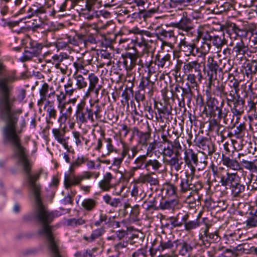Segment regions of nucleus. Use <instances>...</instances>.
I'll return each mask as SVG.
<instances>
[{"instance_id":"25","label":"nucleus","mask_w":257,"mask_h":257,"mask_svg":"<svg viewBox=\"0 0 257 257\" xmlns=\"http://www.w3.org/2000/svg\"><path fill=\"white\" fill-rule=\"evenodd\" d=\"M219 101L215 97H210L207 102V107H208V111L206 112V115H208L210 117H215L216 113V109H218L219 106Z\"/></svg>"},{"instance_id":"60","label":"nucleus","mask_w":257,"mask_h":257,"mask_svg":"<svg viewBox=\"0 0 257 257\" xmlns=\"http://www.w3.org/2000/svg\"><path fill=\"white\" fill-rule=\"evenodd\" d=\"M72 134L74 138L75 139V143L76 146H82V140H84V138L81 135L79 132L77 131L73 132Z\"/></svg>"},{"instance_id":"57","label":"nucleus","mask_w":257,"mask_h":257,"mask_svg":"<svg viewBox=\"0 0 257 257\" xmlns=\"http://www.w3.org/2000/svg\"><path fill=\"white\" fill-rule=\"evenodd\" d=\"M164 189L166 191V194L169 197L176 195L177 189L174 184L170 183L167 184Z\"/></svg>"},{"instance_id":"12","label":"nucleus","mask_w":257,"mask_h":257,"mask_svg":"<svg viewBox=\"0 0 257 257\" xmlns=\"http://www.w3.org/2000/svg\"><path fill=\"white\" fill-rule=\"evenodd\" d=\"M199 154L195 153L192 150L189 149L185 152L184 161L186 164L190 168L191 172L194 174L195 168L193 165L197 166L199 162Z\"/></svg>"},{"instance_id":"37","label":"nucleus","mask_w":257,"mask_h":257,"mask_svg":"<svg viewBox=\"0 0 257 257\" xmlns=\"http://www.w3.org/2000/svg\"><path fill=\"white\" fill-rule=\"evenodd\" d=\"M239 180L234 182L230 187L231 191V194L234 197H238L244 192L245 186L241 184Z\"/></svg>"},{"instance_id":"4","label":"nucleus","mask_w":257,"mask_h":257,"mask_svg":"<svg viewBox=\"0 0 257 257\" xmlns=\"http://www.w3.org/2000/svg\"><path fill=\"white\" fill-rule=\"evenodd\" d=\"M215 181L220 180L219 182L222 186H230L234 182L238 181L239 177L237 173H230L222 167H218L213 163L210 166Z\"/></svg>"},{"instance_id":"21","label":"nucleus","mask_w":257,"mask_h":257,"mask_svg":"<svg viewBox=\"0 0 257 257\" xmlns=\"http://www.w3.org/2000/svg\"><path fill=\"white\" fill-rule=\"evenodd\" d=\"M173 25L174 27L181 29L186 32H189L193 29V25L191 20L184 16L179 22L173 23Z\"/></svg>"},{"instance_id":"16","label":"nucleus","mask_w":257,"mask_h":257,"mask_svg":"<svg viewBox=\"0 0 257 257\" xmlns=\"http://www.w3.org/2000/svg\"><path fill=\"white\" fill-rule=\"evenodd\" d=\"M154 85V82L150 80L149 76L142 77L139 85V88L146 92V95L150 98L153 94Z\"/></svg>"},{"instance_id":"9","label":"nucleus","mask_w":257,"mask_h":257,"mask_svg":"<svg viewBox=\"0 0 257 257\" xmlns=\"http://www.w3.org/2000/svg\"><path fill=\"white\" fill-rule=\"evenodd\" d=\"M157 39L162 42L163 46L171 47L177 41L173 31L161 29L156 34Z\"/></svg>"},{"instance_id":"44","label":"nucleus","mask_w":257,"mask_h":257,"mask_svg":"<svg viewBox=\"0 0 257 257\" xmlns=\"http://www.w3.org/2000/svg\"><path fill=\"white\" fill-rule=\"evenodd\" d=\"M244 74L247 77V78L251 79L252 76H254V63L253 60H252L250 62L244 63L243 66Z\"/></svg>"},{"instance_id":"55","label":"nucleus","mask_w":257,"mask_h":257,"mask_svg":"<svg viewBox=\"0 0 257 257\" xmlns=\"http://www.w3.org/2000/svg\"><path fill=\"white\" fill-rule=\"evenodd\" d=\"M241 29H240L235 23H227L226 29V32L228 35L231 33H234L238 32H242Z\"/></svg>"},{"instance_id":"35","label":"nucleus","mask_w":257,"mask_h":257,"mask_svg":"<svg viewBox=\"0 0 257 257\" xmlns=\"http://www.w3.org/2000/svg\"><path fill=\"white\" fill-rule=\"evenodd\" d=\"M179 201L176 199L162 201L159 203V209L171 210L173 209L178 205Z\"/></svg>"},{"instance_id":"33","label":"nucleus","mask_w":257,"mask_h":257,"mask_svg":"<svg viewBox=\"0 0 257 257\" xmlns=\"http://www.w3.org/2000/svg\"><path fill=\"white\" fill-rule=\"evenodd\" d=\"M171 56L169 54H167L163 56L157 55L156 56L155 62L158 66L163 68L165 66L167 67L170 65L171 63Z\"/></svg>"},{"instance_id":"63","label":"nucleus","mask_w":257,"mask_h":257,"mask_svg":"<svg viewBox=\"0 0 257 257\" xmlns=\"http://www.w3.org/2000/svg\"><path fill=\"white\" fill-rule=\"evenodd\" d=\"M26 95V90L24 88H21L18 90L17 95V100L21 102L25 98Z\"/></svg>"},{"instance_id":"62","label":"nucleus","mask_w":257,"mask_h":257,"mask_svg":"<svg viewBox=\"0 0 257 257\" xmlns=\"http://www.w3.org/2000/svg\"><path fill=\"white\" fill-rule=\"evenodd\" d=\"M68 94L63 90L59 91L56 94L57 103L66 102V96Z\"/></svg>"},{"instance_id":"11","label":"nucleus","mask_w":257,"mask_h":257,"mask_svg":"<svg viewBox=\"0 0 257 257\" xmlns=\"http://www.w3.org/2000/svg\"><path fill=\"white\" fill-rule=\"evenodd\" d=\"M194 175V174H192V172L189 173L188 171H185L180 175L179 191L181 193L191 191Z\"/></svg>"},{"instance_id":"19","label":"nucleus","mask_w":257,"mask_h":257,"mask_svg":"<svg viewBox=\"0 0 257 257\" xmlns=\"http://www.w3.org/2000/svg\"><path fill=\"white\" fill-rule=\"evenodd\" d=\"M244 155L241 153L238 154L237 158L240 160L241 165L246 169L252 172H257V159L249 161L246 158H241Z\"/></svg>"},{"instance_id":"22","label":"nucleus","mask_w":257,"mask_h":257,"mask_svg":"<svg viewBox=\"0 0 257 257\" xmlns=\"http://www.w3.org/2000/svg\"><path fill=\"white\" fill-rule=\"evenodd\" d=\"M113 177L110 172H106L104 175L103 179L98 183L99 187L103 191H108L113 186L111 182Z\"/></svg>"},{"instance_id":"26","label":"nucleus","mask_w":257,"mask_h":257,"mask_svg":"<svg viewBox=\"0 0 257 257\" xmlns=\"http://www.w3.org/2000/svg\"><path fill=\"white\" fill-rule=\"evenodd\" d=\"M178 240L172 241L171 239H168L166 237L164 238L161 237L160 244L157 248V250L163 251L166 250L171 249L173 247L174 243L176 244V246L178 245Z\"/></svg>"},{"instance_id":"3","label":"nucleus","mask_w":257,"mask_h":257,"mask_svg":"<svg viewBox=\"0 0 257 257\" xmlns=\"http://www.w3.org/2000/svg\"><path fill=\"white\" fill-rule=\"evenodd\" d=\"M182 147L180 143L175 142L174 146L164 147L163 149L162 155L164 157L171 158L166 160V163L175 171H179L182 168L183 162L179 159V157L182 152Z\"/></svg>"},{"instance_id":"38","label":"nucleus","mask_w":257,"mask_h":257,"mask_svg":"<svg viewBox=\"0 0 257 257\" xmlns=\"http://www.w3.org/2000/svg\"><path fill=\"white\" fill-rule=\"evenodd\" d=\"M85 157L83 155L78 156L77 158L71 162L69 171L71 173H73L76 169L80 167L82 164H85Z\"/></svg>"},{"instance_id":"48","label":"nucleus","mask_w":257,"mask_h":257,"mask_svg":"<svg viewBox=\"0 0 257 257\" xmlns=\"http://www.w3.org/2000/svg\"><path fill=\"white\" fill-rule=\"evenodd\" d=\"M73 77L76 81L77 88L80 89L85 88L87 85V82L84 77L81 74H74Z\"/></svg>"},{"instance_id":"28","label":"nucleus","mask_w":257,"mask_h":257,"mask_svg":"<svg viewBox=\"0 0 257 257\" xmlns=\"http://www.w3.org/2000/svg\"><path fill=\"white\" fill-rule=\"evenodd\" d=\"M249 51V48L245 45L242 39L237 42L232 49V52L235 53L236 56L238 55H244L247 54Z\"/></svg>"},{"instance_id":"10","label":"nucleus","mask_w":257,"mask_h":257,"mask_svg":"<svg viewBox=\"0 0 257 257\" xmlns=\"http://www.w3.org/2000/svg\"><path fill=\"white\" fill-rule=\"evenodd\" d=\"M122 64L127 72L131 71L137 65H139L142 68L144 67L142 60L140 59L138 61L139 57H137L135 54L124 53L122 54Z\"/></svg>"},{"instance_id":"50","label":"nucleus","mask_w":257,"mask_h":257,"mask_svg":"<svg viewBox=\"0 0 257 257\" xmlns=\"http://www.w3.org/2000/svg\"><path fill=\"white\" fill-rule=\"evenodd\" d=\"M200 225L199 217L194 220L188 221L184 225L185 229L187 231H190L195 229Z\"/></svg>"},{"instance_id":"30","label":"nucleus","mask_w":257,"mask_h":257,"mask_svg":"<svg viewBox=\"0 0 257 257\" xmlns=\"http://www.w3.org/2000/svg\"><path fill=\"white\" fill-rule=\"evenodd\" d=\"M64 185L66 189L72 186H77L80 184L81 181L79 175H65L64 177Z\"/></svg>"},{"instance_id":"34","label":"nucleus","mask_w":257,"mask_h":257,"mask_svg":"<svg viewBox=\"0 0 257 257\" xmlns=\"http://www.w3.org/2000/svg\"><path fill=\"white\" fill-rule=\"evenodd\" d=\"M178 245L180 246L179 253L180 255L185 256L192 251L194 248L193 244L189 241H182L178 242Z\"/></svg>"},{"instance_id":"61","label":"nucleus","mask_w":257,"mask_h":257,"mask_svg":"<svg viewBox=\"0 0 257 257\" xmlns=\"http://www.w3.org/2000/svg\"><path fill=\"white\" fill-rule=\"evenodd\" d=\"M87 11L84 15L85 18L89 20H92L94 18H97L99 17V12L95 10H87Z\"/></svg>"},{"instance_id":"31","label":"nucleus","mask_w":257,"mask_h":257,"mask_svg":"<svg viewBox=\"0 0 257 257\" xmlns=\"http://www.w3.org/2000/svg\"><path fill=\"white\" fill-rule=\"evenodd\" d=\"M53 87H50L47 83H44L41 88L39 89V94L40 96V99L38 101L37 104L39 106H42L44 101L47 100V94L49 90H52Z\"/></svg>"},{"instance_id":"43","label":"nucleus","mask_w":257,"mask_h":257,"mask_svg":"<svg viewBox=\"0 0 257 257\" xmlns=\"http://www.w3.org/2000/svg\"><path fill=\"white\" fill-rule=\"evenodd\" d=\"M102 139L104 142L105 146L107 151L106 155H109L112 153H117L118 152V150L112 144L113 141L111 138H106L104 137V135L103 134L102 136Z\"/></svg>"},{"instance_id":"64","label":"nucleus","mask_w":257,"mask_h":257,"mask_svg":"<svg viewBox=\"0 0 257 257\" xmlns=\"http://www.w3.org/2000/svg\"><path fill=\"white\" fill-rule=\"evenodd\" d=\"M132 257H147V250L143 248L138 249L133 253Z\"/></svg>"},{"instance_id":"24","label":"nucleus","mask_w":257,"mask_h":257,"mask_svg":"<svg viewBox=\"0 0 257 257\" xmlns=\"http://www.w3.org/2000/svg\"><path fill=\"white\" fill-rule=\"evenodd\" d=\"M179 47L180 50L184 52L186 56L195 55L194 53L195 48V45L194 43L188 42L185 39L182 40L180 42Z\"/></svg>"},{"instance_id":"13","label":"nucleus","mask_w":257,"mask_h":257,"mask_svg":"<svg viewBox=\"0 0 257 257\" xmlns=\"http://www.w3.org/2000/svg\"><path fill=\"white\" fill-rule=\"evenodd\" d=\"M207 66L208 69L207 75L208 77H211L212 78H217V73L218 72H222L223 69L225 72L230 70V68L228 69H225V63L224 64L223 67L222 68L218 65L217 62L212 57L208 58Z\"/></svg>"},{"instance_id":"18","label":"nucleus","mask_w":257,"mask_h":257,"mask_svg":"<svg viewBox=\"0 0 257 257\" xmlns=\"http://www.w3.org/2000/svg\"><path fill=\"white\" fill-rule=\"evenodd\" d=\"M162 166L163 164L161 161L156 159H150L145 163V168L147 172L156 173L161 172Z\"/></svg>"},{"instance_id":"54","label":"nucleus","mask_w":257,"mask_h":257,"mask_svg":"<svg viewBox=\"0 0 257 257\" xmlns=\"http://www.w3.org/2000/svg\"><path fill=\"white\" fill-rule=\"evenodd\" d=\"M243 224L245 225L246 229L256 227H257V218L255 216L252 215L248 217Z\"/></svg>"},{"instance_id":"29","label":"nucleus","mask_w":257,"mask_h":257,"mask_svg":"<svg viewBox=\"0 0 257 257\" xmlns=\"http://www.w3.org/2000/svg\"><path fill=\"white\" fill-rule=\"evenodd\" d=\"M212 36L213 35L208 32L203 33L200 36L203 40L201 49L204 51V53L208 52L210 49ZM205 54H204L203 56H205Z\"/></svg>"},{"instance_id":"8","label":"nucleus","mask_w":257,"mask_h":257,"mask_svg":"<svg viewBox=\"0 0 257 257\" xmlns=\"http://www.w3.org/2000/svg\"><path fill=\"white\" fill-rule=\"evenodd\" d=\"M43 47L42 43L31 39L29 43V46L26 47L23 55L21 58L22 61L25 62L34 57H37L41 53Z\"/></svg>"},{"instance_id":"45","label":"nucleus","mask_w":257,"mask_h":257,"mask_svg":"<svg viewBox=\"0 0 257 257\" xmlns=\"http://www.w3.org/2000/svg\"><path fill=\"white\" fill-rule=\"evenodd\" d=\"M155 13V10L154 9L149 10L148 11L140 10L139 13H134L132 14L133 18H143L146 19L148 18L151 17L152 15Z\"/></svg>"},{"instance_id":"23","label":"nucleus","mask_w":257,"mask_h":257,"mask_svg":"<svg viewBox=\"0 0 257 257\" xmlns=\"http://www.w3.org/2000/svg\"><path fill=\"white\" fill-rule=\"evenodd\" d=\"M222 164L230 169L238 171L241 169V164L235 159H230L229 157L222 154Z\"/></svg>"},{"instance_id":"5","label":"nucleus","mask_w":257,"mask_h":257,"mask_svg":"<svg viewBox=\"0 0 257 257\" xmlns=\"http://www.w3.org/2000/svg\"><path fill=\"white\" fill-rule=\"evenodd\" d=\"M187 87H183L179 84L175 85L174 90L172 92L174 97L179 101L180 106H185V100L188 103H190L192 100L193 96V92L191 86L187 83Z\"/></svg>"},{"instance_id":"56","label":"nucleus","mask_w":257,"mask_h":257,"mask_svg":"<svg viewBox=\"0 0 257 257\" xmlns=\"http://www.w3.org/2000/svg\"><path fill=\"white\" fill-rule=\"evenodd\" d=\"M67 224L69 226H76L80 225L85 223V220L81 218H70L66 221Z\"/></svg>"},{"instance_id":"40","label":"nucleus","mask_w":257,"mask_h":257,"mask_svg":"<svg viewBox=\"0 0 257 257\" xmlns=\"http://www.w3.org/2000/svg\"><path fill=\"white\" fill-rule=\"evenodd\" d=\"M88 80L89 87L87 90V94L91 92H93L95 88L99 85V78L94 73H91L89 74Z\"/></svg>"},{"instance_id":"14","label":"nucleus","mask_w":257,"mask_h":257,"mask_svg":"<svg viewBox=\"0 0 257 257\" xmlns=\"http://www.w3.org/2000/svg\"><path fill=\"white\" fill-rule=\"evenodd\" d=\"M231 103H232V106L230 107V110L233 114V117H237V119H239L240 115L243 113L244 109L243 106L244 105V100L240 96L237 95V98L234 99Z\"/></svg>"},{"instance_id":"36","label":"nucleus","mask_w":257,"mask_h":257,"mask_svg":"<svg viewBox=\"0 0 257 257\" xmlns=\"http://www.w3.org/2000/svg\"><path fill=\"white\" fill-rule=\"evenodd\" d=\"M211 41L213 45L218 49L221 48L223 45L227 43L224 34L221 33L218 35H213Z\"/></svg>"},{"instance_id":"20","label":"nucleus","mask_w":257,"mask_h":257,"mask_svg":"<svg viewBox=\"0 0 257 257\" xmlns=\"http://www.w3.org/2000/svg\"><path fill=\"white\" fill-rule=\"evenodd\" d=\"M99 100L97 98L94 101L90 100L89 103V108H90V111H91V121L92 122H94L95 120V118L94 115L95 116V119L100 118L101 116V112L102 111L101 107L99 105Z\"/></svg>"},{"instance_id":"27","label":"nucleus","mask_w":257,"mask_h":257,"mask_svg":"<svg viewBox=\"0 0 257 257\" xmlns=\"http://www.w3.org/2000/svg\"><path fill=\"white\" fill-rule=\"evenodd\" d=\"M159 198L160 196L157 195L152 198L145 200L142 204L143 208L147 211L159 210V205H157L158 199Z\"/></svg>"},{"instance_id":"41","label":"nucleus","mask_w":257,"mask_h":257,"mask_svg":"<svg viewBox=\"0 0 257 257\" xmlns=\"http://www.w3.org/2000/svg\"><path fill=\"white\" fill-rule=\"evenodd\" d=\"M246 126L244 123H240L237 126L234 131L233 134L230 133L228 134V136L231 137L234 135L236 139H242L245 134Z\"/></svg>"},{"instance_id":"2","label":"nucleus","mask_w":257,"mask_h":257,"mask_svg":"<svg viewBox=\"0 0 257 257\" xmlns=\"http://www.w3.org/2000/svg\"><path fill=\"white\" fill-rule=\"evenodd\" d=\"M205 68V64H202L197 60L184 62L183 66L184 73L187 76V80L192 85V87H196L198 82H201L203 79L202 69Z\"/></svg>"},{"instance_id":"59","label":"nucleus","mask_w":257,"mask_h":257,"mask_svg":"<svg viewBox=\"0 0 257 257\" xmlns=\"http://www.w3.org/2000/svg\"><path fill=\"white\" fill-rule=\"evenodd\" d=\"M146 92L139 88L135 94V98L136 101L139 103L140 101H144L145 100Z\"/></svg>"},{"instance_id":"39","label":"nucleus","mask_w":257,"mask_h":257,"mask_svg":"<svg viewBox=\"0 0 257 257\" xmlns=\"http://www.w3.org/2000/svg\"><path fill=\"white\" fill-rule=\"evenodd\" d=\"M97 204V202L95 199L93 198H85L81 203L82 207L87 211H93Z\"/></svg>"},{"instance_id":"42","label":"nucleus","mask_w":257,"mask_h":257,"mask_svg":"<svg viewBox=\"0 0 257 257\" xmlns=\"http://www.w3.org/2000/svg\"><path fill=\"white\" fill-rule=\"evenodd\" d=\"M105 232V230L104 228L100 227L99 228H97L92 231L90 236L89 237H87L86 236H84L83 237V239L88 242H91L94 241L96 239L98 238L100 236H101Z\"/></svg>"},{"instance_id":"46","label":"nucleus","mask_w":257,"mask_h":257,"mask_svg":"<svg viewBox=\"0 0 257 257\" xmlns=\"http://www.w3.org/2000/svg\"><path fill=\"white\" fill-rule=\"evenodd\" d=\"M211 91L216 96L223 97V96L226 95L225 86L222 83H219V81H217L216 85L215 86V88Z\"/></svg>"},{"instance_id":"15","label":"nucleus","mask_w":257,"mask_h":257,"mask_svg":"<svg viewBox=\"0 0 257 257\" xmlns=\"http://www.w3.org/2000/svg\"><path fill=\"white\" fill-rule=\"evenodd\" d=\"M95 24H87L85 26V30L87 32L86 34L85 45L88 43L96 44L98 41V32Z\"/></svg>"},{"instance_id":"52","label":"nucleus","mask_w":257,"mask_h":257,"mask_svg":"<svg viewBox=\"0 0 257 257\" xmlns=\"http://www.w3.org/2000/svg\"><path fill=\"white\" fill-rule=\"evenodd\" d=\"M139 137V143L143 146H147L148 141L151 138V133L150 132H141Z\"/></svg>"},{"instance_id":"7","label":"nucleus","mask_w":257,"mask_h":257,"mask_svg":"<svg viewBox=\"0 0 257 257\" xmlns=\"http://www.w3.org/2000/svg\"><path fill=\"white\" fill-rule=\"evenodd\" d=\"M194 143L195 146L202 150V152L199 153L201 155L211 156L215 151L214 144L207 138L196 136Z\"/></svg>"},{"instance_id":"49","label":"nucleus","mask_w":257,"mask_h":257,"mask_svg":"<svg viewBox=\"0 0 257 257\" xmlns=\"http://www.w3.org/2000/svg\"><path fill=\"white\" fill-rule=\"evenodd\" d=\"M47 112L48 113V116L46 117L47 122L48 124L52 125L53 122L51 121V119L52 118L54 119H56L57 116V110L53 105H51L47 109Z\"/></svg>"},{"instance_id":"6","label":"nucleus","mask_w":257,"mask_h":257,"mask_svg":"<svg viewBox=\"0 0 257 257\" xmlns=\"http://www.w3.org/2000/svg\"><path fill=\"white\" fill-rule=\"evenodd\" d=\"M91 114L90 108L86 105L85 100H82L77 104L74 116L78 123H85L88 120L91 121Z\"/></svg>"},{"instance_id":"1","label":"nucleus","mask_w":257,"mask_h":257,"mask_svg":"<svg viewBox=\"0 0 257 257\" xmlns=\"http://www.w3.org/2000/svg\"><path fill=\"white\" fill-rule=\"evenodd\" d=\"M17 79L14 73L0 78V119L7 123L3 129L4 142L11 145L13 151L25 148L19 135L22 131H16L19 116L22 111L13 108L16 98L11 97L13 87L9 85Z\"/></svg>"},{"instance_id":"32","label":"nucleus","mask_w":257,"mask_h":257,"mask_svg":"<svg viewBox=\"0 0 257 257\" xmlns=\"http://www.w3.org/2000/svg\"><path fill=\"white\" fill-rule=\"evenodd\" d=\"M148 155L145 154L138 156L134 161L135 167L132 168V171L135 172L138 170L145 169V163L147 161Z\"/></svg>"},{"instance_id":"17","label":"nucleus","mask_w":257,"mask_h":257,"mask_svg":"<svg viewBox=\"0 0 257 257\" xmlns=\"http://www.w3.org/2000/svg\"><path fill=\"white\" fill-rule=\"evenodd\" d=\"M156 173L148 172L146 174H141L138 178L137 182L143 184H149L150 185H159V180L157 177H155Z\"/></svg>"},{"instance_id":"47","label":"nucleus","mask_w":257,"mask_h":257,"mask_svg":"<svg viewBox=\"0 0 257 257\" xmlns=\"http://www.w3.org/2000/svg\"><path fill=\"white\" fill-rule=\"evenodd\" d=\"M52 133L55 138V139L59 143H62V142L65 140V131L64 130L59 128H53Z\"/></svg>"},{"instance_id":"53","label":"nucleus","mask_w":257,"mask_h":257,"mask_svg":"<svg viewBox=\"0 0 257 257\" xmlns=\"http://www.w3.org/2000/svg\"><path fill=\"white\" fill-rule=\"evenodd\" d=\"M226 95L223 96L225 98L227 103L228 106H230V104L231 102L237 98V95H239L238 92L236 90H233V89L229 90L228 91H226Z\"/></svg>"},{"instance_id":"51","label":"nucleus","mask_w":257,"mask_h":257,"mask_svg":"<svg viewBox=\"0 0 257 257\" xmlns=\"http://www.w3.org/2000/svg\"><path fill=\"white\" fill-rule=\"evenodd\" d=\"M65 92L68 96H71L76 90L77 88L74 87V82L72 79L69 78L67 83L64 85Z\"/></svg>"},{"instance_id":"58","label":"nucleus","mask_w":257,"mask_h":257,"mask_svg":"<svg viewBox=\"0 0 257 257\" xmlns=\"http://www.w3.org/2000/svg\"><path fill=\"white\" fill-rule=\"evenodd\" d=\"M134 85L132 84L131 86L127 87L122 92L121 96L124 99L126 102H128L130 99V95H133V87Z\"/></svg>"}]
</instances>
